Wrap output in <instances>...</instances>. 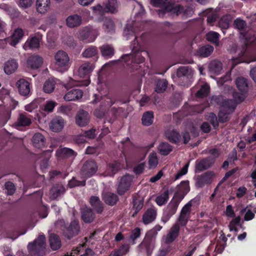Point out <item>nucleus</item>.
<instances>
[{
  "label": "nucleus",
  "mask_w": 256,
  "mask_h": 256,
  "mask_svg": "<svg viewBox=\"0 0 256 256\" xmlns=\"http://www.w3.org/2000/svg\"><path fill=\"white\" fill-rule=\"evenodd\" d=\"M140 24L134 22L132 25H127L124 30V34L126 37V40L130 38L131 36H134V40L131 44L132 47V52L134 53V56H132L130 54H124L122 56L121 58L124 62L129 61L130 58H132V62L142 64L144 62L145 58L141 54V50H139L140 44L137 40L138 36L136 33L141 30Z\"/></svg>",
  "instance_id": "nucleus-1"
},
{
  "label": "nucleus",
  "mask_w": 256,
  "mask_h": 256,
  "mask_svg": "<svg viewBox=\"0 0 256 256\" xmlns=\"http://www.w3.org/2000/svg\"><path fill=\"white\" fill-rule=\"evenodd\" d=\"M150 3L154 7L160 8L158 10V14L160 18H164L166 14L170 16H178L184 13L187 14L188 8L184 9V6L178 4L170 3L168 0H150Z\"/></svg>",
  "instance_id": "nucleus-2"
},
{
  "label": "nucleus",
  "mask_w": 256,
  "mask_h": 256,
  "mask_svg": "<svg viewBox=\"0 0 256 256\" xmlns=\"http://www.w3.org/2000/svg\"><path fill=\"white\" fill-rule=\"evenodd\" d=\"M234 27L240 31V35L242 38L244 40V44L242 50L238 54V56L233 57L232 58V68L235 67L237 64L242 62H247L246 56L247 55L246 51L248 46V40L247 38V33L246 32V22L240 18H237L234 20Z\"/></svg>",
  "instance_id": "nucleus-3"
},
{
  "label": "nucleus",
  "mask_w": 256,
  "mask_h": 256,
  "mask_svg": "<svg viewBox=\"0 0 256 256\" xmlns=\"http://www.w3.org/2000/svg\"><path fill=\"white\" fill-rule=\"evenodd\" d=\"M162 226L157 224L154 228L148 230L139 245V248L141 251H145L147 256H150L154 248V240L158 234V232L160 231Z\"/></svg>",
  "instance_id": "nucleus-4"
},
{
  "label": "nucleus",
  "mask_w": 256,
  "mask_h": 256,
  "mask_svg": "<svg viewBox=\"0 0 256 256\" xmlns=\"http://www.w3.org/2000/svg\"><path fill=\"white\" fill-rule=\"evenodd\" d=\"M181 202L173 196L166 207L164 210L161 222L166 224L176 212L178 205Z\"/></svg>",
  "instance_id": "nucleus-5"
},
{
  "label": "nucleus",
  "mask_w": 256,
  "mask_h": 256,
  "mask_svg": "<svg viewBox=\"0 0 256 256\" xmlns=\"http://www.w3.org/2000/svg\"><path fill=\"white\" fill-rule=\"evenodd\" d=\"M118 4L116 0H108V3L104 7L98 4L92 7V10L96 14L102 17L105 13L110 12L115 14L118 12Z\"/></svg>",
  "instance_id": "nucleus-6"
},
{
  "label": "nucleus",
  "mask_w": 256,
  "mask_h": 256,
  "mask_svg": "<svg viewBox=\"0 0 256 256\" xmlns=\"http://www.w3.org/2000/svg\"><path fill=\"white\" fill-rule=\"evenodd\" d=\"M56 66L58 71L64 72L68 69L69 57L66 52L63 50L58 51L55 55Z\"/></svg>",
  "instance_id": "nucleus-7"
},
{
  "label": "nucleus",
  "mask_w": 256,
  "mask_h": 256,
  "mask_svg": "<svg viewBox=\"0 0 256 256\" xmlns=\"http://www.w3.org/2000/svg\"><path fill=\"white\" fill-rule=\"evenodd\" d=\"M98 32L90 26H86L79 31L78 38L86 42H94L96 38Z\"/></svg>",
  "instance_id": "nucleus-8"
},
{
  "label": "nucleus",
  "mask_w": 256,
  "mask_h": 256,
  "mask_svg": "<svg viewBox=\"0 0 256 256\" xmlns=\"http://www.w3.org/2000/svg\"><path fill=\"white\" fill-rule=\"evenodd\" d=\"M98 170L96 162L92 160H86L81 169V174L84 178H88L94 176Z\"/></svg>",
  "instance_id": "nucleus-9"
},
{
  "label": "nucleus",
  "mask_w": 256,
  "mask_h": 256,
  "mask_svg": "<svg viewBox=\"0 0 256 256\" xmlns=\"http://www.w3.org/2000/svg\"><path fill=\"white\" fill-rule=\"evenodd\" d=\"M80 232L78 222L76 220L71 222L68 226H66L63 230V234L65 237L68 240L78 234Z\"/></svg>",
  "instance_id": "nucleus-10"
},
{
  "label": "nucleus",
  "mask_w": 256,
  "mask_h": 256,
  "mask_svg": "<svg viewBox=\"0 0 256 256\" xmlns=\"http://www.w3.org/2000/svg\"><path fill=\"white\" fill-rule=\"evenodd\" d=\"M215 160L211 156H208L196 162V171L200 172L209 168L214 163Z\"/></svg>",
  "instance_id": "nucleus-11"
},
{
  "label": "nucleus",
  "mask_w": 256,
  "mask_h": 256,
  "mask_svg": "<svg viewBox=\"0 0 256 256\" xmlns=\"http://www.w3.org/2000/svg\"><path fill=\"white\" fill-rule=\"evenodd\" d=\"M190 190L189 181L182 180L178 186V190L174 193V197L182 202Z\"/></svg>",
  "instance_id": "nucleus-12"
},
{
  "label": "nucleus",
  "mask_w": 256,
  "mask_h": 256,
  "mask_svg": "<svg viewBox=\"0 0 256 256\" xmlns=\"http://www.w3.org/2000/svg\"><path fill=\"white\" fill-rule=\"evenodd\" d=\"M20 95L28 97L31 94L30 83L24 78L18 80L16 83Z\"/></svg>",
  "instance_id": "nucleus-13"
},
{
  "label": "nucleus",
  "mask_w": 256,
  "mask_h": 256,
  "mask_svg": "<svg viewBox=\"0 0 256 256\" xmlns=\"http://www.w3.org/2000/svg\"><path fill=\"white\" fill-rule=\"evenodd\" d=\"M94 99L92 101L93 104L100 102L101 107H110L114 104L108 94H105L102 96L100 94H94Z\"/></svg>",
  "instance_id": "nucleus-14"
},
{
  "label": "nucleus",
  "mask_w": 256,
  "mask_h": 256,
  "mask_svg": "<svg viewBox=\"0 0 256 256\" xmlns=\"http://www.w3.org/2000/svg\"><path fill=\"white\" fill-rule=\"evenodd\" d=\"M42 40V35L38 32L36 35L28 38L25 42L24 48L26 50L38 48L40 46V42Z\"/></svg>",
  "instance_id": "nucleus-15"
},
{
  "label": "nucleus",
  "mask_w": 256,
  "mask_h": 256,
  "mask_svg": "<svg viewBox=\"0 0 256 256\" xmlns=\"http://www.w3.org/2000/svg\"><path fill=\"white\" fill-rule=\"evenodd\" d=\"M214 174L212 172L207 171L204 174L198 175L196 180V185L198 188L203 187L206 184L212 182Z\"/></svg>",
  "instance_id": "nucleus-16"
},
{
  "label": "nucleus",
  "mask_w": 256,
  "mask_h": 256,
  "mask_svg": "<svg viewBox=\"0 0 256 256\" xmlns=\"http://www.w3.org/2000/svg\"><path fill=\"white\" fill-rule=\"evenodd\" d=\"M131 184V178L128 175L123 176L118 184L117 192L120 196L124 195L129 189Z\"/></svg>",
  "instance_id": "nucleus-17"
},
{
  "label": "nucleus",
  "mask_w": 256,
  "mask_h": 256,
  "mask_svg": "<svg viewBox=\"0 0 256 256\" xmlns=\"http://www.w3.org/2000/svg\"><path fill=\"white\" fill-rule=\"evenodd\" d=\"M90 122V115L88 112L83 110H79L76 116V122L80 127L86 126Z\"/></svg>",
  "instance_id": "nucleus-18"
},
{
  "label": "nucleus",
  "mask_w": 256,
  "mask_h": 256,
  "mask_svg": "<svg viewBox=\"0 0 256 256\" xmlns=\"http://www.w3.org/2000/svg\"><path fill=\"white\" fill-rule=\"evenodd\" d=\"M157 216V210L152 206L147 209L142 216V222L144 224H148L154 222Z\"/></svg>",
  "instance_id": "nucleus-19"
},
{
  "label": "nucleus",
  "mask_w": 256,
  "mask_h": 256,
  "mask_svg": "<svg viewBox=\"0 0 256 256\" xmlns=\"http://www.w3.org/2000/svg\"><path fill=\"white\" fill-rule=\"evenodd\" d=\"M102 197L104 202L110 206H115L119 200V198L117 194L110 192H103Z\"/></svg>",
  "instance_id": "nucleus-20"
},
{
  "label": "nucleus",
  "mask_w": 256,
  "mask_h": 256,
  "mask_svg": "<svg viewBox=\"0 0 256 256\" xmlns=\"http://www.w3.org/2000/svg\"><path fill=\"white\" fill-rule=\"evenodd\" d=\"M180 228L179 224H175L172 227L170 232L167 234L165 238V242L167 244L172 243L178 237Z\"/></svg>",
  "instance_id": "nucleus-21"
},
{
  "label": "nucleus",
  "mask_w": 256,
  "mask_h": 256,
  "mask_svg": "<svg viewBox=\"0 0 256 256\" xmlns=\"http://www.w3.org/2000/svg\"><path fill=\"white\" fill-rule=\"evenodd\" d=\"M94 68V64L85 62L82 64L78 68V74L82 78L89 77L90 73Z\"/></svg>",
  "instance_id": "nucleus-22"
},
{
  "label": "nucleus",
  "mask_w": 256,
  "mask_h": 256,
  "mask_svg": "<svg viewBox=\"0 0 256 256\" xmlns=\"http://www.w3.org/2000/svg\"><path fill=\"white\" fill-rule=\"evenodd\" d=\"M64 120L60 116H55L52 119L50 124V127L52 131L58 132L60 131L64 126Z\"/></svg>",
  "instance_id": "nucleus-23"
},
{
  "label": "nucleus",
  "mask_w": 256,
  "mask_h": 256,
  "mask_svg": "<svg viewBox=\"0 0 256 256\" xmlns=\"http://www.w3.org/2000/svg\"><path fill=\"white\" fill-rule=\"evenodd\" d=\"M82 96L83 92L74 88L66 93L64 96V99L66 101L76 100L81 98Z\"/></svg>",
  "instance_id": "nucleus-24"
},
{
  "label": "nucleus",
  "mask_w": 256,
  "mask_h": 256,
  "mask_svg": "<svg viewBox=\"0 0 256 256\" xmlns=\"http://www.w3.org/2000/svg\"><path fill=\"white\" fill-rule=\"evenodd\" d=\"M90 202L97 214H101L102 212L104 209V204L100 200L99 197L92 196L90 199Z\"/></svg>",
  "instance_id": "nucleus-25"
},
{
  "label": "nucleus",
  "mask_w": 256,
  "mask_h": 256,
  "mask_svg": "<svg viewBox=\"0 0 256 256\" xmlns=\"http://www.w3.org/2000/svg\"><path fill=\"white\" fill-rule=\"evenodd\" d=\"M28 66L32 70H36L40 68L43 63V59L42 57L34 55L30 56L27 61Z\"/></svg>",
  "instance_id": "nucleus-26"
},
{
  "label": "nucleus",
  "mask_w": 256,
  "mask_h": 256,
  "mask_svg": "<svg viewBox=\"0 0 256 256\" xmlns=\"http://www.w3.org/2000/svg\"><path fill=\"white\" fill-rule=\"evenodd\" d=\"M82 17L77 14L70 15L66 19L67 26L71 28L78 26L82 24Z\"/></svg>",
  "instance_id": "nucleus-27"
},
{
  "label": "nucleus",
  "mask_w": 256,
  "mask_h": 256,
  "mask_svg": "<svg viewBox=\"0 0 256 256\" xmlns=\"http://www.w3.org/2000/svg\"><path fill=\"white\" fill-rule=\"evenodd\" d=\"M95 218V214L92 208H86L82 210V219L85 222L90 224L93 222Z\"/></svg>",
  "instance_id": "nucleus-28"
},
{
  "label": "nucleus",
  "mask_w": 256,
  "mask_h": 256,
  "mask_svg": "<svg viewBox=\"0 0 256 256\" xmlns=\"http://www.w3.org/2000/svg\"><path fill=\"white\" fill-rule=\"evenodd\" d=\"M166 136L169 142L172 144H178L181 140V135L176 130L167 131L166 132Z\"/></svg>",
  "instance_id": "nucleus-29"
},
{
  "label": "nucleus",
  "mask_w": 256,
  "mask_h": 256,
  "mask_svg": "<svg viewBox=\"0 0 256 256\" xmlns=\"http://www.w3.org/2000/svg\"><path fill=\"white\" fill-rule=\"evenodd\" d=\"M214 49L212 46L206 44L198 48L196 52V55L202 58L208 57L213 52Z\"/></svg>",
  "instance_id": "nucleus-30"
},
{
  "label": "nucleus",
  "mask_w": 256,
  "mask_h": 256,
  "mask_svg": "<svg viewBox=\"0 0 256 256\" xmlns=\"http://www.w3.org/2000/svg\"><path fill=\"white\" fill-rule=\"evenodd\" d=\"M29 115L26 113H22L19 115L15 124L16 126H26L30 125L32 123L31 118Z\"/></svg>",
  "instance_id": "nucleus-31"
},
{
  "label": "nucleus",
  "mask_w": 256,
  "mask_h": 256,
  "mask_svg": "<svg viewBox=\"0 0 256 256\" xmlns=\"http://www.w3.org/2000/svg\"><path fill=\"white\" fill-rule=\"evenodd\" d=\"M49 242L51 248L54 250H56L61 247V240L58 235L52 233L49 236Z\"/></svg>",
  "instance_id": "nucleus-32"
},
{
  "label": "nucleus",
  "mask_w": 256,
  "mask_h": 256,
  "mask_svg": "<svg viewBox=\"0 0 256 256\" xmlns=\"http://www.w3.org/2000/svg\"><path fill=\"white\" fill-rule=\"evenodd\" d=\"M237 106V104L236 103L232 100L225 99L223 104L220 108L221 110H224L230 114L232 113L236 110Z\"/></svg>",
  "instance_id": "nucleus-33"
},
{
  "label": "nucleus",
  "mask_w": 256,
  "mask_h": 256,
  "mask_svg": "<svg viewBox=\"0 0 256 256\" xmlns=\"http://www.w3.org/2000/svg\"><path fill=\"white\" fill-rule=\"evenodd\" d=\"M18 67V62L14 59L10 60L5 63L4 70L7 74H10L16 70Z\"/></svg>",
  "instance_id": "nucleus-34"
},
{
  "label": "nucleus",
  "mask_w": 256,
  "mask_h": 256,
  "mask_svg": "<svg viewBox=\"0 0 256 256\" xmlns=\"http://www.w3.org/2000/svg\"><path fill=\"white\" fill-rule=\"evenodd\" d=\"M65 191L66 190L62 184H54L50 190L51 197L53 199H56L62 194H63Z\"/></svg>",
  "instance_id": "nucleus-35"
},
{
  "label": "nucleus",
  "mask_w": 256,
  "mask_h": 256,
  "mask_svg": "<svg viewBox=\"0 0 256 256\" xmlns=\"http://www.w3.org/2000/svg\"><path fill=\"white\" fill-rule=\"evenodd\" d=\"M154 120V113L152 111H147L144 113L142 118V123L144 126H150Z\"/></svg>",
  "instance_id": "nucleus-36"
},
{
  "label": "nucleus",
  "mask_w": 256,
  "mask_h": 256,
  "mask_svg": "<svg viewBox=\"0 0 256 256\" xmlns=\"http://www.w3.org/2000/svg\"><path fill=\"white\" fill-rule=\"evenodd\" d=\"M32 142L34 146L38 148L44 146L46 143L44 137L40 133H36L34 135Z\"/></svg>",
  "instance_id": "nucleus-37"
},
{
  "label": "nucleus",
  "mask_w": 256,
  "mask_h": 256,
  "mask_svg": "<svg viewBox=\"0 0 256 256\" xmlns=\"http://www.w3.org/2000/svg\"><path fill=\"white\" fill-rule=\"evenodd\" d=\"M236 83L239 92L244 93L248 92V84L246 78L238 77L236 79Z\"/></svg>",
  "instance_id": "nucleus-38"
},
{
  "label": "nucleus",
  "mask_w": 256,
  "mask_h": 256,
  "mask_svg": "<svg viewBox=\"0 0 256 256\" xmlns=\"http://www.w3.org/2000/svg\"><path fill=\"white\" fill-rule=\"evenodd\" d=\"M208 68L212 73L218 75L222 69V64L220 61L214 60L210 62Z\"/></svg>",
  "instance_id": "nucleus-39"
},
{
  "label": "nucleus",
  "mask_w": 256,
  "mask_h": 256,
  "mask_svg": "<svg viewBox=\"0 0 256 256\" xmlns=\"http://www.w3.org/2000/svg\"><path fill=\"white\" fill-rule=\"evenodd\" d=\"M50 0H36V10L40 14L45 13L50 8Z\"/></svg>",
  "instance_id": "nucleus-40"
},
{
  "label": "nucleus",
  "mask_w": 256,
  "mask_h": 256,
  "mask_svg": "<svg viewBox=\"0 0 256 256\" xmlns=\"http://www.w3.org/2000/svg\"><path fill=\"white\" fill-rule=\"evenodd\" d=\"M159 153L164 156H168L172 150V146L167 142H162L158 146Z\"/></svg>",
  "instance_id": "nucleus-41"
},
{
  "label": "nucleus",
  "mask_w": 256,
  "mask_h": 256,
  "mask_svg": "<svg viewBox=\"0 0 256 256\" xmlns=\"http://www.w3.org/2000/svg\"><path fill=\"white\" fill-rule=\"evenodd\" d=\"M102 54L106 58H111L114 54V50L112 45L104 44L100 48Z\"/></svg>",
  "instance_id": "nucleus-42"
},
{
  "label": "nucleus",
  "mask_w": 256,
  "mask_h": 256,
  "mask_svg": "<svg viewBox=\"0 0 256 256\" xmlns=\"http://www.w3.org/2000/svg\"><path fill=\"white\" fill-rule=\"evenodd\" d=\"M98 48L95 46H90L86 48L82 53L84 58H90L94 57L98 58Z\"/></svg>",
  "instance_id": "nucleus-43"
},
{
  "label": "nucleus",
  "mask_w": 256,
  "mask_h": 256,
  "mask_svg": "<svg viewBox=\"0 0 256 256\" xmlns=\"http://www.w3.org/2000/svg\"><path fill=\"white\" fill-rule=\"evenodd\" d=\"M24 36V32L22 28H18L16 29L12 37L10 44L15 46Z\"/></svg>",
  "instance_id": "nucleus-44"
},
{
  "label": "nucleus",
  "mask_w": 256,
  "mask_h": 256,
  "mask_svg": "<svg viewBox=\"0 0 256 256\" xmlns=\"http://www.w3.org/2000/svg\"><path fill=\"white\" fill-rule=\"evenodd\" d=\"M220 35L218 33L210 31L206 34V39L208 41L218 46L219 44Z\"/></svg>",
  "instance_id": "nucleus-45"
},
{
  "label": "nucleus",
  "mask_w": 256,
  "mask_h": 256,
  "mask_svg": "<svg viewBox=\"0 0 256 256\" xmlns=\"http://www.w3.org/2000/svg\"><path fill=\"white\" fill-rule=\"evenodd\" d=\"M133 206L132 210H134L132 214V217H135L140 210L142 208L144 204L143 202L137 198H133L132 200Z\"/></svg>",
  "instance_id": "nucleus-46"
},
{
  "label": "nucleus",
  "mask_w": 256,
  "mask_h": 256,
  "mask_svg": "<svg viewBox=\"0 0 256 256\" xmlns=\"http://www.w3.org/2000/svg\"><path fill=\"white\" fill-rule=\"evenodd\" d=\"M169 198L168 190H165L162 194L158 196L156 199V202L159 206L164 205L166 203Z\"/></svg>",
  "instance_id": "nucleus-47"
},
{
  "label": "nucleus",
  "mask_w": 256,
  "mask_h": 256,
  "mask_svg": "<svg viewBox=\"0 0 256 256\" xmlns=\"http://www.w3.org/2000/svg\"><path fill=\"white\" fill-rule=\"evenodd\" d=\"M168 84V81L165 79L158 80L156 82L155 91L158 93H162L167 88Z\"/></svg>",
  "instance_id": "nucleus-48"
},
{
  "label": "nucleus",
  "mask_w": 256,
  "mask_h": 256,
  "mask_svg": "<svg viewBox=\"0 0 256 256\" xmlns=\"http://www.w3.org/2000/svg\"><path fill=\"white\" fill-rule=\"evenodd\" d=\"M210 88L208 84H205L202 86L200 88L196 93V96L198 98H203L208 96L210 92Z\"/></svg>",
  "instance_id": "nucleus-49"
},
{
  "label": "nucleus",
  "mask_w": 256,
  "mask_h": 256,
  "mask_svg": "<svg viewBox=\"0 0 256 256\" xmlns=\"http://www.w3.org/2000/svg\"><path fill=\"white\" fill-rule=\"evenodd\" d=\"M104 26L105 30L110 34L114 32V24L113 20L110 18H106L104 21Z\"/></svg>",
  "instance_id": "nucleus-50"
},
{
  "label": "nucleus",
  "mask_w": 256,
  "mask_h": 256,
  "mask_svg": "<svg viewBox=\"0 0 256 256\" xmlns=\"http://www.w3.org/2000/svg\"><path fill=\"white\" fill-rule=\"evenodd\" d=\"M55 88V82L52 80H48L46 81L44 85V90L46 93H51Z\"/></svg>",
  "instance_id": "nucleus-51"
},
{
  "label": "nucleus",
  "mask_w": 256,
  "mask_h": 256,
  "mask_svg": "<svg viewBox=\"0 0 256 256\" xmlns=\"http://www.w3.org/2000/svg\"><path fill=\"white\" fill-rule=\"evenodd\" d=\"M247 93H244L242 92H234L232 94L233 96V100L237 104V105L238 104L242 102L246 98V94Z\"/></svg>",
  "instance_id": "nucleus-52"
},
{
  "label": "nucleus",
  "mask_w": 256,
  "mask_h": 256,
  "mask_svg": "<svg viewBox=\"0 0 256 256\" xmlns=\"http://www.w3.org/2000/svg\"><path fill=\"white\" fill-rule=\"evenodd\" d=\"M230 114L225 112L224 110L220 109L218 114V122L220 123H224L228 122L230 120L229 115Z\"/></svg>",
  "instance_id": "nucleus-53"
},
{
  "label": "nucleus",
  "mask_w": 256,
  "mask_h": 256,
  "mask_svg": "<svg viewBox=\"0 0 256 256\" xmlns=\"http://www.w3.org/2000/svg\"><path fill=\"white\" fill-rule=\"evenodd\" d=\"M86 184V180H77L74 177H73L68 183V186L70 188H74L76 186H84Z\"/></svg>",
  "instance_id": "nucleus-54"
},
{
  "label": "nucleus",
  "mask_w": 256,
  "mask_h": 256,
  "mask_svg": "<svg viewBox=\"0 0 256 256\" xmlns=\"http://www.w3.org/2000/svg\"><path fill=\"white\" fill-rule=\"evenodd\" d=\"M56 102L54 101L48 100L46 102L43 107L41 108V109L45 112H51L53 111L54 107L56 106Z\"/></svg>",
  "instance_id": "nucleus-55"
},
{
  "label": "nucleus",
  "mask_w": 256,
  "mask_h": 256,
  "mask_svg": "<svg viewBox=\"0 0 256 256\" xmlns=\"http://www.w3.org/2000/svg\"><path fill=\"white\" fill-rule=\"evenodd\" d=\"M128 250V246L126 244H124L119 248L114 250L113 256H122L126 254Z\"/></svg>",
  "instance_id": "nucleus-56"
},
{
  "label": "nucleus",
  "mask_w": 256,
  "mask_h": 256,
  "mask_svg": "<svg viewBox=\"0 0 256 256\" xmlns=\"http://www.w3.org/2000/svg\"><path fill=\"white\" fill-rule=\"evenodd\" d=\"M141 234V229L140 228H136L134 229L130 235V239L132 240V244H136V240L139 238Z\"/></svg>",
  "instance_id": "nucleus-57"
},
{
  "label": "nucleus",
  "mask_w": 256,
  "mask_h": 256,
  "mask_svg": "<svg viewBox=\"0 0 256 256\" xmlns=\"http://www.w3.org/2000/svg\"><path fill=\"white\" fill-rule=\"evenodd\" d=\"M148 165L150 168H155L158 164V158L156 154L151 153L148 156Z\"/></svg>",
  "instance_id": "nucleus-58"
},
{
  "label": "nucleus",
  "mask_w": 256,
  "mask_h": 256,
  "mask_svg": "<svg viewBox=\"0 0 256 256\" xmlns=\"http://www.w3.org/2000/svg\"><path fill=\"white\" fill-rule=\"evenodd\" d=\"M40 103V100L34 99L32 102L25 106V110L30 112H32L38 108Z\"/></svg>",
  "instance_id": "nucleus-59"
},
{
  "label": "nucleus",
  "mask_w": 256,
  "mask_h": 256,
  "mask_svg": "<svg viewBox=\"0 0 256 256\" xmlns=\"http://www.w3.org/2000/svg\"><path fill=\"white\" fill-rule=\"evenodd\" d=\"M60 154L64 158H69L76 155V152L72 150L66 148L60 149Z\"/></svg>",
  "instance_id": "nucleus-60"
},
{
  "label": "nucleus",
  "mask_w": 256,
  "mask_h": 256,
  "mask_svg": "<svg viewBox=\"0 0 256 256\" xmlns=\"http://www.w3.org/2000/svg\"><path fill=\"white\" fill-rule=\"evenodd\" d=\"M190 218V216L180 212V216L178 218V223L177 224H179L180 226H185L187 224Z\"/></svg>",
  "instance_id": "nucleus-61"
},
{
  "label": "nucleus",
  "mask_w": 256,
  "mask_h": 256,
  "mask_svg": "<svg viewBox=\"0 0 256 256\" xmlns=\"http://www.w3.org/2000/svg\"><path fill=\"white\" fill-rule=\"evenodd\" d=\"M192 201L188 202L186 203L182 208L180 210V213L187 215L189 216H190V212L192 210Z\"/></svg>",
  "instance_id": "nucleus-62"
},
{
  "label": "nucleus",
  "mask_w": 256,
  "mask_h": 256,
  "mask_svg": "<svg viewBox=\"0 0 256 256\" xmlns=\"http://www.w3.org/2000/svg\"><path fill=\"white\" fill-rule=\"evenodd\" d=\"M188 74V70L186 66L179 68L176 72V74L178 78H184Z\"/></svg>",
  "instance_id": "nucleus-63"
},
{
  "label": "nucleus",
  "mask_w": 256,
  "mask_h": 256,
  "mask_svg": "<svg viewBox=\"0 0 256 256\" xmlns=\"http://www.w3.org/2000/svg\"><path fill=\"white\" fill-rule=\"evenodd\" d=\"M5 188L8 195H12L16 190L14 184L10 182H7L5 184Z\"/></svg>",
  "instance_id": "nucleus-64"
}]
</instances>
